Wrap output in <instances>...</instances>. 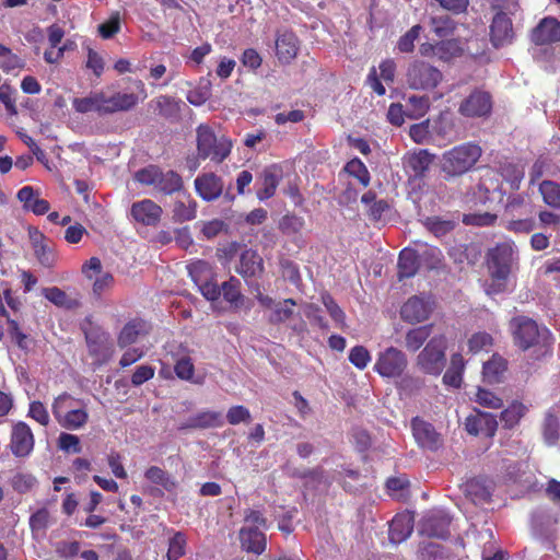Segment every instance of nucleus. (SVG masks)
<instances>
[{
  "mask_svg": "<svg viewBox=\"0 0 560 560\" xmlns=\"http://www.w3.org/2000/svg\"><path fill=\"white\" fill-rule=\"evenodd\" d=\"M510 326L514 342L518 348L533 349L537 359L550 352L553 340L546 327H540L535 320L524 316L514 317Z\"/></svg>",
  "mask_w": 560,
  "mask_h": 560,
  "instance_id": "1",
  "label": "nucleus"
},
{
  "mask_svg": "<svg viewBox=\"0 0 560 560\" xmlns=\"http://www.w3.org/2000/svg\"><path fill=\"white\" fill-rule=\"evenodd\" d=\"M517 260V249L512 242L497 244L488 250L487 265L492 280L488 293H499L505 289V282Z\"/></svg>",
  "mask_w": 560,
  "mask_h": 560,
  "instance_id": "2",
  "label": "nucleus"
},
{
  "mask_svg": "<svg viewBox=\"0 0 560 560\" xmlns=\"http://www.w3.org/2000/svg\"><path fill=\"white\" fill-rule=\"evenodd\" d=\"M51 411L58 424L67 430H80L89 421L86 404L67 393L55 398Z\"/></svg>",
  "mask_w": 560,
  "mask_h": 560,
  "instance_id": "3",
  "label": "nucleus"
},
{
  "mask_svg": "<svg viewBox=\"0 0 560 560\" xmlns=\"http://www.w3.org/2000/svg\"><path fill=\"white\" fill-rule=\"evenodd\" d=\"M481 153V148L472 142L456 145L443 153L441 170L447 176L463 175L475 166Z\"/></svg>",
  "mask_w": 560,
  "mask_h": 560,
  "instance_id": "4",
  "label": "nucleus"
},
{
  "mask_svg": "<svg viewBox=\"0 0 560 560\" xmlns=\"http://www.w3.org/2000/svg\"><path fill=\"white\" fill-rule=\"evenodd\" d=\"M446 337L433 336L418 353L415 366L421 373L439 376L446 365Z\"/></svg>",
  "mask_w": 560,
  "mask_h": 560,
  "instance_id": "5",
  "label": "nucleus"
},
{
  "mask_svg": "<svg viewBox=\"0 0 560 560\" xmlns=\"http://www.w3.org/2000/svg\"><path fill=\"white\" fill-rule=\"evenodd\" d=\"M492 7L497 10L490 26L491 42L495 47L504 46L511 43L513 28L509 14L517 10L516 0H492Z\"/></svg>",
  "mask_w": 560,
  "mask_h": 560,
  "instance_id": "6",
  "label": "nucleus"
},
{
  "mask_svg": "<svg viewBox=\"0 0 560 560\" xmlns=\"http://www.w3.org/2000/svg\"><path fill=\"white\" fill-rule=\"evenodd\" d=\"M232 143L225 137H217L207 125L197 128V150L201 159H210L217 163L225 160L231 152Z\"/></svg>",
  "mask_w": 560,
  "mask_h": 560,
  "instance_id": "7",
  "label": "nucleus"
},
{
  "mask_svg": "<svg viewBox=\"0 0 560 560\" xmlns=\"http://www.w3.org/2000/svg\"><path fill=\"white\" fill-rule=\"evenodd\" d=\"M135 179L145 186H153L156 190L172 195L183 187L182 177L174 171L163 172L156 165H149L135 173Z\"/></svg>",
  "mask_w": 560,
  "mask_h": 560,
  "instance_id": "8",
  "label": "nucleus"
},
{
  "mask_svg": "<svg viewBox=\"0 0 560 560\" xmlns=\"http://www.w3.org/2000/svg\"><path fill=\"white\" fill-rule=\"evenodd\" d=\"M407 84L413 90H432L443 79L442 72L424 61H413L407 70Z\"/></svg>",
  "mask_w": 560,
  "mask_h": 560,
  "instance_id": "9",
  "label": "nucleus"
},
{
  "mask_svg": "<svg viewBox=\"0 0 560 560\" xmlns=\"http://www.w3.org/2000/svg\"><path fill=\"white\" fill-rule=\"evenodd\" d=\"M407 365V355L395 347H388L378 353L374 371L383 377H399Z\"/></svg>",
  "mask_w": 560,
  "mask_h": 560,
  "instance_id": "10",
  "label": "nucleus"
},
{
  "mask_svg": "<svg viewBox=\"0 0 560 560\" xmlns=\"http://www.w3.org/2000/svg\"><path fill=\"white\" fill-rule=\"evenodd\" d=\"M492 109L491 95L482 90H475L459 105L458 112L465 117H487Z\"/></svg>",
  "mask_w": 560,
  "mask_h": 560,
  "instance_id": "11",
  "label": "nucleus"
},
{
  "mask_svg": "<svg viewBox=\"0 0 560 560\" xmlns=\"http://www.w3.org/2000/svg\"><path fill=\"white\" fill-rule=\"evenodd\" d=\"M28 237L38 262L45 268L54 267L57 256L51 241L35 228L28 229Z\"/></svg>",
  "mask_w": 560,
  "mask_h": 560,
  "instance_id": "12",
  "label": "nucleus"
},
{
  "mask_svg": "<svg viewBox=\"0 0 560 560\" xmlns=\"http://www.w3.org/2000/svg\"><path fill=\"white\" fill-rule=\"evenodd\" d=\"M163 209L151 199H143L132 203L130 215L132 219L147 226H155L161 220Z\"/></svg>",
  "mask_w": 560,
  "mask_h": 560,
  "instance_id": "13",
  "label": "nucleus"
},
{
  "mask_svg": "<svg viewBox=\"0 0 560 560\" xmlns=\"http://www.w3.org/2000/svg\"><path fill=\"white\" fill-rule=\"evenodd\" d=\"M432 312V305L429 300L423 296L409 298L400 310L401 318L410 324L421 323L429 318Z\"/></svg>",
  "mask_w": 560,
  "mask_h": 560,
  "instance_id": "14",
  "label": "nucleus"
},
{
  "mask_svg": "<svg viewBox=\"0 0 560 560\" xmlns=\"http://www.w3.org/2000/svg\"><path fill=\"white\" fill-rule=\"evenodd\" d=\"M448 515L441 510L427 513L420 524V532L429 537L445 538L448 534Z\"/></svg>",
  "mask_w": 560,
  "mask_h": 560,
  "instance_id": "15",
  "label": "nucleus"
},
{
  "mask_svg": "<svg viewBox=\"0 0 560 560\" xmlns=\"http://www.w3.org/2000/svg\"><path fill=\"white\" fill-rule=\"evenodd\" d=\"M411 428L417 443L422 448L434 451L442 445L441 436L431 423L417 417L412 419Z\"/></svg>",
  "mask_w": 560,
  "mask_h": 560,
  "instance_id": "16",
  "label": "nucleus"
},
{
  "mask_svg": "<svg viewBox=\"0 0 560 560\" xmlns=\"http://www.w3.org/2000/svg\"><path fill=\"white\" fill-rule=\"evenodd\" d=\"M10 447L15 456L23 457L28 455L34 447V436L31 428L24 422H18L13 425L11 432Z\"/></svg>",
  "mask_w": 560,
  "mask_h": 560,
  "instance_id": "17",
  "label": "nucleus"
},
{
  "mask_svg": "<svg viewBox=\"0 0 560 560\" xmlns=\"http://www.w3.org/2000/svg\"><path fill=\"white\" fill-rule=\"evenodd\" d=\"M434 161V154L428 150L408 152L402 158V165L407 173L413 177H422Z\"/></svg>",
  "mask_w": 560,
  "mask_h": 560,
  "instance_id": "18",
  "label": "nucleus"
},
{
  "mask_svg": "<svg viewBox=\"0 0 560 560\" xmlns=\"http://www.w3.org/2000/svg\"><path fill=\"white\" fill-rule=\"evenodd\" d=\"M138 101V95L133 93L116 92L110 94L103 91L104 115L129 110L137 105Z\"/></svg>",
  "mask_w": 560,
  "mask_h": 560,
  "instance_id": "19",
  "label": "nucleus"
},
{
  "mask_svg": "<svg viewBox=\"0 0 560 560\" xmlns=\"http://www.w3.org/2000/svg\"><path fill=\"white\" fill-rule=\"evenodd\" d=\"M415 518L409 512L397 514L389 524V540L397 545L406 540L412 533Z\"/></svg>",
  "mask_w": 560,
  "mask_h": 560,
  "instance_id": "20",
  "label": "nucleus"
},
{
  "mask_svg": "<svg viewBox=\"0 0 560 560\" xmlns=\"http://www.w3.org/2000/svg\"><path fill=\"white\" fill-rule=\"evenodd\" d=\"M532 40L537 45L560 40V22L553 18L544 19L533 30Z\"/></svg>",
  "mask_w": 560,
  "mask_h": 560,
  "instance_id": "21",
  "label": "nucleus"
},
{
  "mask_svg": "<svg viewBox=\"0 0 560 560\" xmlns=\"http://www.w3.org/2000/svg\"><path fill=\"white\" fill-rule=\"evenodd\" d=\"M497 425L498 423L494 417L486 412L469 416L465 421L467 432L472 435L485 434L492 436L497 430Z\"/></svg>",
  "mask_w": 560,
  "mask_h": 560,
  "instance_id": "22",
  "label": "nucleus"
},
{
  "mask_svg": "<svg viewBox=\"0 0 560 560\" xmlns=\"http://www.w3.org/2000/svg\"><path fill=\"white\" fill-rule=\"evenodd\" d=\"M195 187L198 195L207 201L217 199L223 190L221 178L213 173L198 176L195 179Z\"/></svg>",
  "mask_w": 560,
  "mask_h": 560,
  "instance_id": "23",
  "label": "nucleus"
},
{
  "mask_svg": "<svg viewBox=\"0 0 560 560\" xmlns=\"http://www.w3.org/2000/svg\"><path fill=\"white\" fill-rule=\"evenodd\" d=\"M223 425V417L219 411L202 410L189 417L180 429H210Z\"/></svg>",
  "mask_w": 560,
  "mask_h": 560,
  "instance_id": "24",
  "label": "nucleus"
},
{
  "mask_svg": "<svg viewBox=\"0 0 560 560\" xmlns=\"http://www.w3.org/2000/svg\"><path fill=\"white\" fill-rule=\"evenodd\" d=\"M242 548L247 552L260 555L266 549V538L261 530L249 526H243L240 530Z\"/></svg>",
  "mask_w": 560,
  "mask_h": 560,
  "instance_id": "25",
  "label": "nucleus"
},
{
  "mask_svg": "<svg viewBox=\"0 0 560 560\" xmlns=\"http://www.w3.org/2000/svg\"><path fill=\"white\" fill-rule=\"evenodd\" d=\"M299 51V40L291 32H284L277 37L276 52L280 62L290 63Z\"/></svg>",
  "mask_w": 560,
  "mask_h": 560,
  "instance_id": "26",
  "label": "nucleus"
},
{
  "mask_svg": "<svg viewBox=\"0 0 560 560\" xmlns=\"http://www.w3.org/2000/svg\"><path fill=\"white\" fill-rule=\"evenodd\" d=\"M18 199L23 203L24 209L37 215L45 214L49 210V202L39 198L31 186L22 187L18 192Z\"/></svg>",
  "mask_w": 560,
  "mask_h": 560,
  "instance_id": "27",
  "label": "nucleus"
},
{
  "mask_svg": "<svg viewBox=\"0 0 560 560\" xmlns=\"http://www.w3.org/2000/svg\"><path fill=\"white\" fill-rule=\"evenodd\" d=\"M264 270L262 258L256 250L246 249L241 254L237 272L243 277H255Z\"/></svg>",
  "mask_w": 560,
  "mask_h": 560,
  "instance_id": "28",
  "label": "nucleus"
},
{
  "mask_svg": "<svg viewBox=\"0 0 560 560\" xmlns=\"http://www.w3.org/2000/svg\"><path fill=\"white\" fill-rule=\"evenodd\" d=\"M72 106L74 110L80 114L94 112L103 116V91L91 92L84 97H75L72 101Z\"/></svg>",
  "mask_w": 560,
  "mask_h": 560,
  "instance_id": "29",
  "label": "nucleus"
},
{
  "mask_svg": "<svg viewBox=\"0 0 560 560\" xmlns=\"http://www.w3.org/2000/svg\"><path fill=\"white\" fill-rule=\"evenodd\" d=\"M281 179V171L277 166H270L262 173L261 187L257 190L259 200L271 198Z\"/></svg>",
  "mask_w": 560,
  "mask_h": 560,
  "instance_id": "30",
  "label": "nucleus"
},
{
  "mask_svg": "<svg viewBox=\"0 0 560 560\" xmlns=\"http://www.w3.org/2000/svg\"><path fill=\"white\" fill-rule=\"evenodd\" d=\"M147 334V325L140 320H133L124 326L118 336V346L120 348L137 343Z\"/></svg>",
  "mask_w": 560,
  "mask_h": 560,
  "instance_id": "31",
  "label": "nucleus"
},
{
  "mask_svg": "<svg viewBox=\"0 0 560 560\" xmlns=\"http://www.w3.org/2000/svg\"><path fill=\"white\" fill-rule=\"evenodd\" d=\"M420 256L417 250L405 248L398 259V276L400 279L412 277L419 268Z\"/></svg>",
  "mask_w": 560,
  "mask_h": 560,
  "instance_id": "32",
  "label": "nucleus"
},
{
  "mask_svg": "<svg viewBox=\"0 0 560 560\" xmlns=\"http://www.w3.org/2000/svg\"><path fill=\"white\" fill-rule=\"evenodd\" d=\"M432 334V325L412 328L406 332L405 347L408 351H418Z\"/></svg>",
  "mask_w": 560,
  "mask_h": 560,
  "instance_id": "33",
  "label": "nucleus"
},
{
  "mask_svg": "<svg viewBox=\"0 0 560 560\" xmlns=\"http://www.w3.org/2000/svg\"><path fill=\"white\" fill-rule=\"evenodd\" d=\"M538 191L544 202L555 209H560V184L550 179L538 183Z\"/></svg>",
  "mask_w": 560,
  "mask_h": 560,
  "instance_id": "34",
  "label": "nucleus"
},
{
  "mask_svg": "<svg viewBox=\"0 0 560 560\" xmlns=\"http://www.w3.org/2000/svg\"><path fill=\"white\" fill-rule=\"evenodd\" d=\"M466 492L475 503H483L490 499L492 486L486 480L475 479L466 485Z\"/></svg>",
  "mask_w": 560,
  "mask_h": 560,
  "instance_id": "35",
  "label": "nucleus"
},
{
  "mask_svg": "<svg viewBox=\"0 0 560 560\" xmlns=\"http://www.w3.org/2000/svg\"><path fill=\"white\" fill-rule=\"evenodd\" d=\"M506 371V361L500 355L492 358L483 364V378L489 383H498Z\"/></svg>",
  "mask_w": 560,
  "mask_h": 560,
  "instance_id": "36",
  "label": "nucleus"
},
{
  "mask_svg": "<svg viewBox=\"0 0 560 560\" xmlns=\"http://www.w3.org/2000/svg\"><path fill=\"white\" fill-rule=\"evenodd\" d=\"M187 269L196 284L203 283L206 280H210L214 277L212 266L205 260L192 261L187 266Z\"/></svg>",
  "mask_w": 560,
  "mask_h": 560,
  "instance_id": "37",
  "label": "nucleus"
},
{
  "mask_svg": "<svg viewBox=\"0 0 560 560\" xmlns=\"http://www.w3.org/2000/svg\"><path fill=\"white\" fill-rule=\"evenodd\" d=\"M429 107V97L412 95L406 102V116L412 119L421 118L427 114Z\"/></svg>",
  "mask_w": 560,
  "mask_h": 560,
  "instance_id": "38",
  "label": "nucleus"
},
{
  "mask_svg": "<svg viewBox=\"0 0 560 560\" xmlns=\"http://www.w3.org/2000/svg\"><path fill=\"white\" fill-rule=\"evenodd\" d=\"M196 201L190 198H188L187 202L177 200L173 208V219L177 222L190 221L196 218Z\"/></svg>",
  "mask_w": 560,
  "mask_h": 560,
  "instance_id": "39",
  "label": "nucleus"
},
{
  "mask_svg": "<svg viewBox=\"0 0 560 560\" xmlns=\"http://www.w3.org/2000/svg\"><path fill=\"white\" fill-rule=\"evenodd\" d=\"M145 478L152 483L161 486L166 491H173L176 482L162 468L152 466L145 471Z\"/></svg>",
  "mask_w": 560,
  "mask_h": 560,
  "instance_id": "40",
  "label": "nucleus"
},
{
  "mask_svg": "<svg viewBox=\"0 0 560 560\" xmlns=\"http://www.w3.org/2000/svg\"><path fill=\"white\" fill-rule=\"evenodd\" d=\"M211 96V82L208 79L200 80L198 86L189 91L187 101L195 105L200 106L205 104Z\"/></svg>",
  "mask_w": 560,
  "mask_h": 560,
  "instance_id": "41",
  "label": "nucleus"
},
{
  "mask_svg": "<svg viewBox=\"0 0 560 560\" xmlns=\"http://www.w3.org/2000/svg\"><path fill=\"white\" fill-rule=\"evenodd\" d=\"M492 343L493 339L491 335L485 331L472 334L467 341L468 351L474 354L480 351H488L492 347Z\"/></svg>",
  "mask_w": 560,
  "mask_h": 560,
  "instance_id": "42",
  "label": "nucleus"
},
{
  "mask_svg": "<svg viewBox=\"0 0 560 560\" xmlns=\"http://www.w3.org/2000/svg\"><path fill=\"white\" fill-rule=\"evenodd\" d=\"M186 545V536L180 532L174 533L173 536L168 539V548L166 553L167 560H177L184 556Z\"/></svg>",
  "mask_w": 560,
  "mask_h": 560,
  "instance_id": "43",
  "label": "nucleus"
},
{
  "mask_svg": "<svg viewBox=\"0 0 560 560\" xmlns=\"http://www.w3.org/2000/svg\"><path fill=\"white\" fill-rule=\"evenodd\" d=\"M463 52V47L458 40H443L439 43L438 58L442 61H451L459 57Z\"/></svg>",
  "mask_w": 560,
  "mask_h": 560,
  "instance_id": "44",
  "label": "nucleus"
},
{
  "mask_svg": "<svg viewBox=\"0 0 560 560\" xmlns=\"http://www.w3.org/2000/svg\"><path fill=\"white\" fill-rule=\"evenodd\" d=\"M542 434L547 444L552 445L559 439V421L558 418L551 412H547L542 425Z\"/></svg>",
  "mask_w": 560,
  "mask_h": 560,
  "instance_id": "45",
  "label": "nucleus"
},
{
  "mask_svg": "<svg viewBox=\"0 0 560 560\" xmlns=\"http://www.w3.org/2000/svg\"><path fill=\"white\" fill-rule=\"evenodd\" d=\"M345 170L349 175L355 177L364 187L369 185L370 174L361 160L352 159L346 164Z\"/></svg>",
  "mask_w": 560,
  "mask_h": 560,
  "instance_id": "46",
  "label": "nucleus"
},
{
  "mask_svg": "<svg viewBox=\"0 0 560 560\" xmlns=\"http://www.w3.org/2000/svg\"><path fill=\"white\" fill-rule=\"evenodd\" d=\"M432 31L438 37H446L454 31V22L447 15L431 18Z\"/></svg>",
  "mask_w": 560,
  "mask_h": 560,
  "instance_id": "47",
  "label": "nucleus"
},
{
  "mask_svg": "<svg viewBox=\"0 0 560 560\" xmlns=\"http://www.w3.org/2000/svg\"><path fill=\"white\" fill-rule=\"evenodd\" d=\"M526 408L521 402H513L510 407L501 412V419L506 427H514L524 416Z\"/></svg>",
  "mask_w": 560,
  "mask_h": 560,
  "instance_id": "48",
  "label": "nucleus"
},
{
  "mask_svg": "<svg viewBox=\"0 0 560 560\" xmlns=\"http://www.w3.org/2000/svg\"><path fill=\"white\" fill-rule=\"evenodd\" d=\"M240 285L241 282L233 277L229 281L223 282L220 289L224 300L230 302L231 304L237 305L240 300L242 299Z\"/></svg>",
  "mask_w": 560,
  "mask_h": 560,
  "instance_id": "49",
  "label": "nucleus"
},
{
  "mask_svg": "<svg viewBox=\"0 0 560 560\" xmlns=\"http://www.w3.org/2000/svg\"><path fill=\"white\" fill-rule=\"evenodd\" d=\"M475 401L480 406L490 409H499L503 405L500 397L483 388H477L475 394Z\"/></svg>",
  "mask_w": 560,
  "mask_h": 560,
  "instance_id": "50",
  "label": "nucleus"
},
{
  "mask_svg": "<svg viewBox=\"0 0 560 560\" xmlns=\"http://www.w3.org/2000/svg\"><path fill=\"white\" fill-rule=\"evenodd\" d=\"M279 226L284 234H298L304 229L305 221L303 218L298 215H284L281 219Z\"/></svg>",
  "mask_w": 560,
  "mask_h": 560,
  "instance_id": "51",
  "label": "nucleus"
},
{
  "mask_svg": "<svg viewBox=\"0 0 560 560\" xmlns=\"http://www.w3.org/2000/svg\"><path fill=\"white\" fill-rule=\"evenodd\" d=\"M295 305V301L291 299L278 302L276 308L270 315V320L279 323L289 319L293 315V307Z\"/></svg>",
  "mask_w": 560,
  "mask_h": 560,
  "instance_id": "52",
  "label": "nucleus"
},
{
  "mask_svg": "<svg viewBox=\"0 0 560 560\" xmlns=\"http://www.w3.org/2000/svg\"><path fill=\"white\" fill-rule=\"evenodd\" d=\"M389 494L398 500L405 499L408 494L409 481L405 477H396L387 480Z\"/></svg>",
  "mask_w": 560,
  "mask_h": 560,
  "instance_id": "53",
  "label": "nucleus"
},
{
  "mask_svg": "<svg viewBox=\"0 0 560 560\" xmlns=\"http://www.w3.org/2000/svg\"><path fill=\"white\" fill-rule=\"evenodd\" d=\"M501 174L508 180L512 188L517 189L524 177V170L515 164H505L501 166Z\"/></svg>",
  "mask_w": 560,
  "mask_h": 560,
  "instance_id": "54",
  "label": "nucleus"
},
{
  "mask_svg": "<svg viewBox=\"0 0 560 560\" xmlns=\"http://www.w3.org/2000/svg\"><path fill=\"white\" fill-rule=\"evenodd\" d=\"M349 361L359 370H364L371 361V354L363 346H355L349 352Z\"/></svg>",
  "mask_w": 560,
  "mask_h": 560,
  "instance_id": "55",
  "label": "nucleus"
},
{
  "mask_svg": "<svg viewBox=\"0 0 560 560\" xmlns=\"http://www.w3.org/2000/svg\"><path fill=\"white\" fill-rule=\"evenodd\" d=\"M226 420L232 425L249 423L252 421V415L244 406H233L226 412Z\"/></svg>",
  "mask_w": 560,
  "mask_h": 560,
  "instance_id": "56",
  "label": "nucleus"
},
{
  "mask_svg": "<svg viewBox=\"0 0 560 560\" xmlns=\"http://www.w3.org/2000/svg\"><path fill=\"white\" fill-rule=\"evenodd\" d=\"M44 296L57 306L70 308L74 304V302L67 296L66 292L57 287L45 289Z\"/></svg>",
  "mask_w": 560,
  "mask_h": 560,
  "instance_id": "57",
  "label": "nucleus"
},
{
  "mask_svg": "<svg viewBox=\"0 0 560 560\" xmlns=\"http://www.w3.org/2000/svg\"><path fill=\"white\" fill-rule=\"evenodd\" d=\"M422 27L417 24L413 25L405 35H402L397 44L401 52H411L415 47V42L418 39Z\"/></svg>",
  "mask_w": 560,
  "mask_h": 560,
  "instance_id": "58",
  "label": "nucleus"
},
{
  "mask_svg": "<svg viewBox=\"0 0 560 560\" xmlns=\"http://www.w3.org/2000/svg\"><path fill=\"white\" fill-rule=\"evenodd\" d=\"M322 301L327 312L329 313L330 317L335 320V323L340 327H343L346 315L343 311L338 306V304L334 301V299L330 295L326 294L323 295Z\"/></svg>",
  "mask_w": 560,
  "mask_h": 560,
  "instance_id": "59",
  "label": "nucleus"
},
{
  "mask_svg": "<svg viewBox=\"0 0 560 560\" xmlns=\"http://www.w3.org/2000/svg\"><path fill=\"white\" fill-rule=\"evenodd\" d=\"M497 215L485 212V213H470L464 215V223L477 226H487L494 223Z\"/></svg>",
  "mask_w": 560,
  "mask_h": 560,
  "instance_id": "60",
  "label": "nucleus"
},
{
  "mask_svg": "<svg viewBox=\"0 0 560 560\" xmlns=\"http://www.w3.org/2000/svg\"><path fill=\"white\" fill-rule=\"evenodd\" d=\"M505 228L514 233L527 234L535 229V220L533 218L510 220L506 222Z\"/></svg>",
  "mask_w": 560,
  "mask_h": 560,
  "instance_id": "61",
  "label": "nucleus"
},
{
  "mask_svg": "<svg viewBox=\"0 0 560 560\" xmlns=\"http://www.w3.org/2000/svg\"><path fill=\"white\" fill-rule=\"evenodd\" d=\"M429 120L415 124L409 129V136L416 143H425L429 139Z\"/></svg>",
  "mask_w": 560,
  "mask_h": 560,
  "instance_id": "62",
  "label": "nucleus"
},
{
  "mask_svg": "<svg viewBox=\"0 0 560 560\" xmlns=\"http://www.w3.org/2000/svg\"><path fill=\"white\" fill-rule=\"evenodd\" d=\"M176 375L185 381L192 380L194 376V364L188 357L180 358L175 364Z\"/></svg>",
  "mask_w": 560,
  "mask_h": 560,
  "instance_id": "63",
  "label": "nucleus"
},
{
  "mask_svg": "<svg viewBox=\"0 0 560 560\" xmlns=\"http://www.w3.org/2000/svg\"><path fill=\"white\" fill-rule=\"evenodd\" d=\"M201 294L209 301H217L221 295V289L217 284L214 277L206 280L203 283H197Z\"/></svg>",
  "mask_w": 560,
  "mask_h": 560,
  "instance_id": "64",
  "label": "nucleus"
}]
</instances>
